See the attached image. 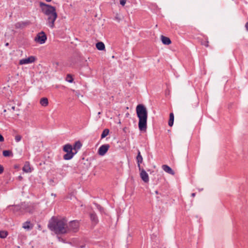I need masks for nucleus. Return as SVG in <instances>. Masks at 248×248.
Instances as JSON below:
<instances>
[{
	"instance_id": "1",
	"label": "nucleus",
	"mask_w": 248,
	"mask_h": 248,
	"mask_svg": "<svg viewBox=\"0 0 248 248\" xmlns=\"http://www.w3.org/2000/svg\"><path fill=\"white\" fill-rule=\"evenodd\" d=\"M67 220L65 218L59 219L53 217L49 221L47 227L56 234H63L68 233L66 227Z\"/></svg>"
},
{
	"instance_id": "2",
	"label": "nucleus",
	"mask_w": 248,
	"mask_h": 248,
	"mask_svg": "<svg viewBox=\"0 0 248 248\" xmlns=\"http://www.w3.org/2000/svg\"><path fill=\"white\" fill-rule=\"evenodd\" d=\"M40 6L43 14L47 16L46 19L47 25L51 29L54 28V23L58 16L56 8L43 2H40Z\"/></svg>"
},
{
	"instance_id": "3",
	"label": "nucleus",
	"mask_w": 248,
	"mask_h": 248,
	"mask_svg": "<svg viewBox=\"0 0 248 248\" xmlns=\"http://www.w3.org/2000/svg\"><path fill=\"white\" fill-rule=\"evenodd\" d=\"M136 113L139 118V128L141 131H145L147 129L148 111L143 104H139L136 107Z\"/></svg>"
},
{
	"instance_id": "4",
	"label": "nucleus",
	"mask_w": 248,
	"mask_h": 248,
	"mask_svg": "<svg viewBox=\"0 0 248 248\" xmlns=\"http://www.w3.org/2000/svg\"><path fill=\"white\" fill-rule=\"evenodd\" d=\"M63 151L66 153L63 156V159L66 160L72 159L76 154V152H74L73 150V146L69 143L63 146Z\"/></svg>"
},
{
	"instance_id": "5",
	"label": "nucleus",
	"mask_w": 248,
	"mask_h": 248,
	"mask_svg": "<svg viewBox=\"0 0 248 248\" xmlns=\"http://www.w3.org/2000/svg\"><path fill=\"white\" fill-rule=\"evenodd\" d=\"M37 203L34 202H22V208L24 211V214L26 213L32 214L37 208Z\"/></svg>"
},
{
	"instance_id": "6",
	"label": "nucleus",
	"mask_w": 248,
	"mask_h": 248,
	"mask_svg": "<svg viewBox=\"0 0 248 248\" xmlns=\"http://www.w3.org/2000/svg\"><path fill=\"white\" fill-rule=\"evenodd\" d=\"M79 224L77 220H73L69 222V225L66 224L68 229V233L71 231L73 232H77L79 228Z\"/></svg>"
},
{
	"instance_id": "7",
	"label": "nucleus",
	"mask_w": 248,
	"mask_h": 248,
	"mask_svg": "<svg viewBox=\"0 0 248 248\" xmlns=\"http://www.w3.org/2000/svg\"><path fill=\"white\" fill-rule=\"evenodd\" d=\"M47 39V36L45 33L42 31L38 33L34 38V41L40 44H44Z\"/></svg>"
},
{
	"instance_id": "8",
	"label": "nucleus",
	"mask_w": 248,
	"mask_h": 248,
	"mask_svg": "<svg viewBox=\"0 0 248 248\" xmlns=\"http://www.w3.org/2000/svg\"><path fill=\"white\" fill-rule=\"evenodd\" d=\"M13 211L17 215H24V211L22 208V202L20 204L13 205Z\"/></svg>"
},
{
	"instance_id": "9",
	"label": "nucleus",
	"mask_w": 248,
	"mask_h": 248,
	"mask_svg": "<svg viewBox=\"0 0 248 248\" xmlns=\"http://www.w3.org/2000/svg\"><path fill=\"white\" fill-rule=\"evenodd\" d=\"M109 148L110 145L108 144L102 145L98 150V154L101 156L104 155L107 153Z\"/></svg>"
},
{
	"instance_id": "10",
	"label": "nucleus",
	"mask_w": 248,
	"mask_h": 248,
	"mask_svg": "<svg viewBox=\"0 0 248 248\" xmlns=\"http://www.w3.org/2000/svg\"><path fill=\"white\" fill-rule=\"evenodd\" d=\"M89 217L91 221L92 224L95 226L99 222L98 217L94 211H92L89 213Z\"/></svg>"
},
{
	"instance_id": "11",
	"label": "nucleus",
	"mask_w": 248,
	"mask_h": 248,
	"mask_svg": "<svg viewBox=\"0 0 248 248\" xmlns=\"http://www.w3.org/2000/svg\"><path fill=\"white\" fill-rule=\"evenodd\" d=\"M139 170L140 171V176L141 179L145 183H148L149 181L148 173L143 169H142L141 168H140V170Z\"/></svg>"
},
{
	"instance_id": "12",
	"label": "nucleus",
	"mask_w": 248,
	"mask_h": 248,
	"mask_svg": "<svg viewBox=\"0 0 248 248\" xmlns=\"http://www.w3.org/2000/svg\"><path fill=\"white\" fill-rule=\"evenodd\" d=\"M35 60V58L34 56H30L28 58L23 59L19 61V64L21 65L29 64L33 62Z\"/></svg>"
},
{
	"instance_id": "13",
	"label": "nucleus",
	"mask_w": 248,
	"mask_h": 248,
	"mask_svg": "<svg viewBox=\"0 0 248 248\" xmlns=\"http://www.w3.org/2000/svg\"><path fill=\"white\" fill-rule=\"evenodd\" d=\"M30 24V21H21L16 23L15 25V27L16 29H23Z\"/></svg>"
},
{
	"instance_id": "14",
	"label": "nucleus",
	"mask_w": 248,
	"mask_h": 248,
	"mask_svg": "<svg viewBox=\"0 0 248 248\" xmlns=\"http://www.w3.org/2000/svg\"><path fill=\"white\" fill-rule=\"evenodd\" d=\"M136 161L137 162L138 167L139 168V169L140 170V168H141L140 164L143 161V158H142V156L141 155L140 152L139 150L138 151V155L136 157Z\"/></svg>"
},
{
	"instance_id": "15",
	"label": "nucleus",
	"mask_w": 248,
	"mask_h": 248,
	"mask_svg": "<svg viewBox=\"0 0 248 248\" xmlns=\"http://www.w3.org/2000/svg\"><path fill=\"white\" fill-rule=\"evenodd\" d=\"M162 168L164 170V171L168 173L169 174L171 175L175 174L174 171L172 170V169L170 167H169L167 165H163L162 166Z\"/></svg>"
},
{
	"instance_id": "16",
	"label": "nucleus",
	"mask_w": 248,
	"mask_h": 248,
	"mask_svg": "<svg viewBox=\"0 0 248 248\" xmlns=\"http://www.w3.org/2000/svg\"><path fill=\"white\" fill-rule=\"evenodd\" d=\"M82 146V144L80 141H77L75 142L73 146V150L74 152H76V154L78 153V151L81 148Z\"/></svg>"
},
{
	"instance_id": "17",
	"label": "nucleus",
	"mask_w": 248,
	"mask_h": 248,
	"mask_svg": "<svg viewBox=\"0 0 248 248\" xmlns=\"http://www.w3.org/2000/svg\"><path fill=\"white\" fill-rule=\"evenodd\" d=\"M22 170L25 172H31V169L30 166V162L28 161H26L24 165L22 168Z\"/></svg>"
},
{
	"instance_id": "18",
	"label": "nucleus",
	"mask_w": 248,
	"mask_h": 248,
	"mask_svg": "<svg viewBox=\"0 0 248 248\" xmlns=\"http://www.w3.org/2000/svg\"><path fill=\"white\" fill-rule=\"evenodd\" d=\"M161 38L162 43L165 45H169L171 43L170 39L169 37L161 35Z\"/></svg>"
},
{
	"instance_id": "19",
	"label": "nucleus",
	"mask_w": 248,
	"mask_h": 248,
	"mask_svg": "<svg viewBox=\"0 0 248 248\" xmlns=\"http://www.w3.org/2000/svg\"><path fill=\"white\" fill-rule=\"evenodd\" d=\"M22 227L27 230H31L33 228V225L31 224L29 221H27L23 224Z\"/></svg>"
},
{
	"instance_id": "20",
	"label": "nucleus",
	"mask_w": 248,
	"mask_h": 248,
	"mask_svg": "<svg viewBox=\"0 0 248 248\" xmlns=\"http://www.w3.org/2000/svg\"><path fill=\"white\" fill-rule=\"evenodd\" d=\"M96 47L99 50H104L105 49V46L103 42H99L96 44Z\"/></svg>"
},
{
	"instance_id": "21",
	"label": "nucleus",
	"mask_w": 248,
	"mask_h": 248,
	"mask_svg": "<svg viewBox=\"0 0 248 248\" xmlns=\"http://www.w3.org/2000/svg\"><path fill=\"white\" fill-rule=\"evenodd\" d=\"M174 114L172 112L170 113V116H169V120L168 122V124L171 127L174 123Z\"/></svg>"
},
{
	"instance_id": "22",
	"label": "nucleus",
	"mask_w": 248,
	"mask_h": 248,
	"mask_svg": "<svg viewBox=\"0 0 248 248\" xmlns=\"http://www.w3.org/2000/svg\"><path fill=\"white\" fill-rule=\"evenodd\" d=\"M40 104L43 107H46L48 104V99L46 97L42 98L40 101Z\"/></svg>"
},
{
	"instance_id": "23",
	"label": "nucleus",
	"mask_w": 248,
	"mask_h": 248,
	"mask_svg": "<svg viewBox=\"0 0 248 248\" xmlns=\"http://www.w3.org/2000/svg\"><path fill=\"white\" fill-rule=\"evenodd\" d=\"M2 155L5 157L12 156L13 154L10 150H4L2 152Z\"/></svg>"
},
{
	"instance_id": "24",
	"label": "nucleus",
	"mask_w": 248,
	"mask_h": 248,
	"mask_svg": "<svg viewBox=\"0 0 248 248\" xmlns=\"http://www.w3.org/2000/svg\"><path fill=\"white\" fill-rule=\"evenodd\" d=\"M109 133V130L108 128H106L105 129L102 134H101V139H103L104 138H105L106 137H107L108 134Z\"/></svg>"
},
{
	"instance_id": "25",
	"label": "nucleus",
	"mask_w": 248,
	"mask_h": 248,
	"mask_svg": "<svg viewBox=\"0 0 248 248\" xmlns=\"http://www.w3.org/2000/svg\"><path fill=\"white\" fill-rule=\"evenodd\" d=\"M8 232L5 231H0V238H5L8 235Z\"/></svg>"
},
{
	"instance_id": "26",
	"label": "nucleus",
	"mask_w": 248,
	"mask_h": 248,
	"mask_svg": "<svg viewBox=\"0 0 248 248\" xmlns=\"http://www.w3.org/2000/svg\"><path fill=\"white\" fill-rule=\"evenodd\" d=\"M94 204L95 205L96 208L100 211L101 213H102L104 212V209L103 207H102L100 204L97 203H94Z\"/></svg>"
},
{
	"instance_id": "27",
	"label": "nucleus",
	"mask_w": 248,
	"mask_h": 248,
	"mask_svg": "<svg viewBox=\"0 0 248 248\" xmlns=\"http://www.w3.org/2000/svg\"><path fill=\"white\" fill-rule=\"evenodd\" d=\"M66 80L69 83H72L74 79L70 74H68L66 77Z\"/></svg>"
},
{
	"instance_id": "28",
	"label": "nucleus",
	"mask_w": 248,
	"mask_h": 248,
	"mask_svg": "<svg viewBox=\"0 0 248 248\" xmlns=\"http://www.w3.org/2000/svg\"><path fill=\"white\" fill-rule=\"evenodd\" d=\"M22 137L20 135H17L15 136V140L16 142H19L21 140Z\"/></svg>"
},
{
	"instance_id": "29",
	"label": "nucleus",
	"mask_w": 248,
	"mask_h": 248,
	"mask_svg": "<svg viewBox=\"0 0 248 248\" xmlns=\"http://www.w3.org/2000/svg\"><path fill=\"white\" fill-rule=\"evenodd\" d=\"M126 3V0H120V3L122 6H124Z\"/></svg>"
},
{
	"instance_id": "30",
	"label": "nucleus",
	"mask_w": 248,
	"mask_h": 248,
	"mask_svg": "<svg viewBox=\"0 0 248 248\" xmlns=\"http://www.w3.org/2000/svg\"><path fill=\"white\" fill-rule=\"evenodd\" d=\"M4 171V168L0 164V174L2 173Z\"/></svg>"
},
{
	"instance_id": "31",
	"label": "nucleus",
	"mask_w": 248,
	"mask_h": 248,
	"mask_svg": "<svg viewBox=\"0 0 248 248\" xmlns=\"http://www.w3.org/2000/svg\"><path fill=\"white\" fill-rule=\"evenodd\" d=\"M209 42L208 40H206L205 43H202V45H204L206 47L208 46Z\"/></svg>"
},
{
	"instance_id": "32",
	"label": "nucleus",
	"mask_w": 248,
	"mask_h": 248,
	"mask_svg": "<svg viewBox=\"0 0 248 248\" xmlns=\"http://www.w3.org/2000/svg\"><path fill=\"white\" fill-rule=\"evenodd\" d=\"M4 140V138L3 136L0 134V142H3Z\"/></svg>"
},
{
	"instance_id": "33",
	"label": "nucleus",
	"mask_w": 248,
	"mask_h": 248,
	"mask_svg": "<svg viewBox=\"0 0 248 248\" xmlns=\"http://www.w3.org/2000/svg\"><path fill=\"white\" fill-rule=\"evenodd\" d=\"M245 28L246 30L248 31V21L245 24Z\"/></svg>"
},
{
	"instance_id": "34",
	"label": "nucleus",
	"mask_w": 248,
	"mask_h": 248,
	"mask_svg": "<svg viewBox=\"0 0 248 248\" xmlns=\"http://www.w3.org/2000/svg\"><path fill=\"white\" fill-rule=\"evenodd\" d=\"M195 195H196V193H192L191 194V196H192V197H194L195 196Z\"/></svg>"
},
{
	"instance_id": "35",
	"label": "nucleus",
	"mask_w": 248,
	"mask_h": 248,
	"mask_svg": "<svg viewBox=\"0 0 248 248\" xmlns=\"http://www.w3.org/2000/svg\"><path fill=\"white\" fill-rule=\"evenodd\" d=\"M5 45V46H9V44L8 43H6Z\"/></svg>"
},
{
	"instance_id": "36",
	"label": "nucleus",
	"mask_w": 248,
	"mask_h": 248,
	"mask_svg": "<svg viewBox=\"0 0 248 248\" xmlns=\"http://www.w3.org/2000/svg\"><path fill=\"white\" fill-rule=\"evenodd\" d=\"M80 248H85V245H82L80 247Z\"/></svg>"
},
{
	"instance_id": "37",
	"label": "nucleus",
	"mask_w": 248,
	"mask_h": 248,
	"mask_svg": "<svg viewBox=\"0 0 248 248\" xmlns=\"http://www.w3.org/2000/svg\"><path fill=\"white\" fill-rule=\"evenodd\" d=\"M155 193L156 194H158V191L157 190H156L155 191Z\"/></svg>"
},
{
	"instance_id": "38",
	"label": "nucleus",
	"mask_w": 248,
	"mask_h": 248,
	"mask_svg": "<svg viewBox=\"0 0 248 248\" xmlns=\"http://www.w3.org/2000/svg\"><path fill=\"white\" fill-rule=\"evenodd\" d=\"M52 0H46L47 2H50Z\"/></svg>"
},
{
	"instance_id": "39",
	"label": "nucleus",
	"mask_w": 248,
	"mask_h": 248,
	"mask_svg": "<svg viewBox=\"0 0 248 248\" xmlns=\"http://www.w3.org/2000/svg\"><path fill=\"white\" fill-rule=\"evenodd\" d=\"M116 19L118 21H119V19L117 17H116Z\"/></svg>"
},
{
	"instance_id": "40",
	"label": "nucleus",
	"mask_w": 248,
	"mask_h": 248,
	"mask_svg": "<svg viewBox=\"0 0 248 248\" xmlns=\"http://www.w3.org/2000/svg\"><path fill=\"white\" fill-rule=\"evenodd\" d=\"M12 108L14 109H15V107H13Z\"/></svg>"
}]
</instances>
